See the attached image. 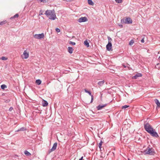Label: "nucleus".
Wrapping results in <instances>:
<instances>
[{"label":"nucleus","mask_w":160,"mask_h":160,"mask_svg":"<svg viewBox=\"0 0 160 160\" xmlns=\"http://www.w3.org/2000/svg\"><path fill=\"white\" fill-rule=\"evenodd\" d=\"M45 14L47 16H50L49 19L54 20L56 18V16L55 14V12L54 10H47L46 11Z\"/></svg>","instance_id":"obj_1"},{"label":"nucleus","mask_w":160,"mask_h":160,"mask_svg":"<svg viewBox=\"0 0 160 160\" xmlns=\"http://www.w3.org/2000/svg\"><path fill=\"white\" fill-rule=\"evenodd\" d=\"M144 152L146 154L153 155L155 153L154 150L152 148H150L148 147L147 149L145 150Z\"/></svg>","instance_id":"obj_2"},{"label":"nucleus","mask_w":160,"mask_h":160,"mask_svg":"<svg viewBox=\"0 0 160 160\" xmlns=\"http://www.w3.org/2000/svg\"><path fill=\"white\" fill-rule=\"evenodd\" d=\"M144 127L145 130L148 133L152 130L153 129L148 123H144Z\"/></svg>","instance_id":"obj_3"},{"label":"nucleus","mask_w":160,"mask_h":160,"mask_svg":"<svg viewBox=\"0 0 160 160\" xmlns=\"http://www.w3.org/2000/svg\"><path fill=\"white\" fill-rule=\"evenodd\" d=\"M121 22L122 23L131 24L132 23V20L130 18H127L126 19H122L121 20Z\"/></svg>","instance_id":"obj_4"},{"label":"nucleus","mask_w":160,"mask_h":160,"mask_svg":"<svg viewBox=\"0 0 160 160\" xmlns=\"http://www.w3.org/2000/svg\"><path fill=\"white\" fill-rule=\"evenodd\" d=\"M149 133L153 137L155 138H158L159 137L158 133L155 131V130L154 129L152 130L149 132Z\"/></svg>","instance_id":"obj_5"},{"label":"nucleus","mask_w":160,"mask_h":160,"mask_svg":"<svg viewBox=\"0 0 160 160\" xmlns=\"http://www.w3.org/2000/svg\"><path fill=\"white\" fill-rule=\"evenodd\" d=\"M57 146V142H55V143H54L52 148L51 149H49V151H48V154H50L52 152L55 151L56 149Z\"/></svg>","instance_id":"obj_6"},{"label":"nucleus","mask_w":160,"mask_h":160,"mask_svg":"<svg viewBox=\"0 0 160 160\" xmlns=\"http://www.w3.org/2000/svg\"><path fill=\"white\" fill-rule=\"evenodd\" d=\"M44 37V34L43 33L40 34H36L34 36V38L38 39H41L43 38Z\"/></svg>","instance_id":"obj_7"},{"label":"nucleus","mask_w":160,"mask_h":160,"mask_svg":"<svg viewBox=\"0 0 160 160\" xmlns=\"http://www.w3.org/2000/svg\"><path fill=\"white\" fill-rule=\"evenodd\" d=\"M88 19L87 18L85 17H81L78 19V22H84L87 21Z\"/></svg>","instance_id":"obj_8"},{"label":"nucleus","mask_w":160,"mask_h":160,"mask_svg":"<svg viewBox=\"0 0 160 160\" xmlns=\"http://www.w3.org/2000/svg\"><path fill=\"white\" fill-rule=\"evenodd\" d=\"M106 47L107 50L108 51H110L111 50H112V43L108 42V43Z\"/></svg>","instance_id":"obj_9"},{"label":"nucleus","mask_w":160,"mask_h":160,"mask_svg":"<svg viewBox=\"0 0 160 160\" xmlns=\"http://www.w3.org/2000/svg\"><path fill=\"white\" fill-rule=\"evenodd\" d=\"M108 104H105L103 105H101V104H100L97 107V109L98 110H101L103 108H104L106 106H107Z\"/></svg>","instance_id":"obj_10"},{"label":"nucleus","mask_w":160,"mask_h":160,"mask_svg":"<svg viewBox=\"0 0 160 160\" xmlns=\"http://www.w3.org/2000/svg\"><path fill=\"white\" fill-rule=\"evenodd\" d=\"M23 58L27 59L29 57V54L25 50L23 52Z\"/></svg>","instance_id":"obj_11"},{"label":"nucleus","mask_w":160,"mask_h":160,"mask_svg":"<svg viewBox=\"0 0 160 160\" xmlns=\"http://www.w3.org/2000/svg\"><path fill=\"white\" fill-rule=\"evenodd\" d=\"M142 75L141 73H138L135 74V75L132 77L133 79H136L138 77H142Z\"/></svg>","instance_id":"obj_12"},{"label":"nucleus","mask_w":160,"mask_h":160,"mask_svg":"<svg viewBox=\"0 0 160 160\" xmlns=\"http://www.w3.org/2000/svg\"><path fill=\"white\" fill-rule=\"evenodd\" d=\"M27 130V128H26L24 127H22L18 129L17 131H15V132H18L19 131H26Z\"/></svg>","instance_id":"obj_13"},{"label":"nucleus","mask_w":160,"mask_h":160,"mask_svg":"<svg viewBox=\"0 0 160 160\" xmlns=\"http://www.w3.org/2000/svg\"><path fill=\"white\" fill-rule=\"evenodd\" d=\"M48 105V102L44 100H43L42 103V106L43 107H46Z\"/></svg>","instance_id":"obj_14"},{"label":"nucleus","mask_w":160,"mask_h":160,"mask_svg":"<svg viewBox=\"0 0 160 160\" xmlns=\"http://www.w3.org/2000/svg\"><path fill=\"white\" fill-rule=\"evenodd\" d=\"M68 51L69 53L70 54H72L73 50V49L72 48L69 47L68 48Z\"/></svg>","instance_id":"obj_15"},{"label":"nucleus","mask_w":160,"mask_h":160,"mask_svg":"<svg viewBox=\"0 0 160 160\" xmlns=\"http://www.w3.org/2000/svg\"><path fill=\"white\" fill-rule=\"evenodd\" d=\"M104 80H102L98 82V84L100 86H102L104 84Z\"/></svg>","instance_id":"obj_16"},{"label":"nucleus","mask_w":160,"mask_h":160,"mask_svg":"<svg viewBox=\"0 0 160 160\" xmlns=\"http://www.w3.org/2000/svg\"><path fill=\"white\" fill-rule=\"evenodd\" d=\"M154 101H155V103H156V104L157 105V107H160V102H159L158 100V99L156 98L154 100Z\"/></svg>","instance_id":"obj_17"},{"label":"nucleus","mask_w":160,"mask_h":160,"mask_svg":"<svg viewBox=\"0 0 160 160\" xmlns=\"http://www.w3.org/2000/svg\"><path fill=\"white\" fill-rule=\"evenodd\" d=\"M88 4L90 5H93L94 4V3L92 0H88Z\"/></svg>","instance_id":"obj_18"},{"label":"nucleus","mask_w":160,"mask_h":160,"mask_svg":"<svg viewBox=\"0 0 160 160\" xmlns=\"http://www.w3.org/2000/svg\"><path fill=\"white\" fill-rule=\"evenodd\" d=\"M84 45L86 46L87 47H89V43L87 40H86L84 41Z\"/></svg>","instance_id":"obj_19"},{"label":"nucleus","mask_w":160,"mask_h":160,"mask_svg":"<svg viewBox=\"0 0 160 160\" xmlns=\"http://www.w3.org/2000/svg\"><path fill=\"white\" fill-rule=\"evenodd\" d=\"M41 81L40 79H37L36 81V83L38 85H40L41 83Z\"/></svg>","instance_id":"obj_20"},{"label":"nucleus","mask_w":160,"mask_h":160,"mask_svg":"<svg viewBox=\"0 0 160 160\" xmlns=\"http://www.w3.org/2000/svg\"><path fill=\"white\" fill-rule=\"evenodd\" d=\"M24 153L27 156H29L31 155V153L27 150H25Z\"/></svg>","instance_id":"obj_21"},{"label":"nucleus","mask_w":160,"mask_h":160,"mask_svg":"<svg viewBox=\"0 0 160 160\" xmlns=\"http://www.w3.org/2000/svg\"><path fill=\"white\" fill-rule=\"evenodd\" d=\"M103 143L102 140H101L100 142L98 144V147L99 148L101 149V146L102 145V143Z\"/></svg>","instance_id":"obj_22"},{"label":"nucleus","mask_w":160,"mask_h":160,"mask_svg":"<svg viewBox=\"0 0 160 160\" xmlns=\"http://www.w3.org/2000/svg\"><path fill=\"white\" fill-rule=\"evenodd\" d=\"M84 91L88 93L90 96H91L92 95V94L91 92L90 91L87 90L86 89H84Z\"/></svg>","instance_id":"obj_23"},{"label":"nucleus","mask_w":160,"mask_h":160,"mask_svg":"<svg viewBox=\"0 0 160 160\" xmlns=\"http://www.w3.org/2000/svg\"><path fill=\"white\" fill-rule=\"evenodd\" d=\"M19 16V15L18 14H16L14 15L13 16L11 17L10 19H12L14 18H18Z\"/></svg>","instance_id":"obj_24"},{"label":"nucleus","mask_w":160,"mask_h":160,"mask_svg":"<svg viewBox=\"0 0 160 160\" xmlns=\"http://www.w3.org/2000/svg\"><path fill=\"white\" fill-rule=\"evenodd\" d=\"M134 42V41L133 39H132L129 42V45L130 46H132Z\"/></svg>","instance_id":"obj_25"},{"label":"nucleus","mask_w":160,"mask_h":160,"mask_svg":"<svg viewBox=\"0 0 160 160\" xmlns=\"http://www.w3.org/2000/svg\"><path fill=\"white\" fill-rule=\"evenodd\" d=\"M7 22V21L6 20H4L0 22V25H3L6 23Z\"/></svg>","instance_id":"obj_26"},{"label":"nucleus","mask_w":160,"mask_h":160,"mask_svg":"<svg viewBox=\"0 0 160 160\" xmlns=\"http://www.w3.org/2000/svg\"><path fill=\"white\" fill-rule=\"evenodd\" d=\"M1 88L2 89H4L5 88H7V86L5 84H2L1 85Z\"/></svg>","instance_id":"obj_27"},{"label":"nucleus","mask_w":160,"mask_h":160,"mask_svg":"<svg viewBox=\"0 0 160 160\" xmlns=\"http://www.w3.org/2000/svg\"><path fill=\"white\" fill-rule=\"evenodd\" d=\"M0 59H1L3 60H6L8 59V58L5 57L3 56L0 58Z\"/></svg>","instance_id":"obj_28"},{"label":"nucleus","mask_w":160,"mask_h":160,"mask_svg":"<svg viewBox=\"0 0 160 160\" xmlns=\"http://www.w3.org/2000/svg\"><path fill=\"white\" fill-rule=\"evenodd\" d=\"M116 2L118 3H120L122 2V0H115Z\"/></svg>","instance_id":"obj_29"},{"label":"nucleus","mask_w":160,"mask_h":160,"mask_svg":"<svg viewBox=\"0 0 160 160\" xmlns=\"http://www.w3.org/2000/svg\"><path fill=\"white\" fill-rule=\"evenodd\" d=\"M43 11L42 10H41L40 11V12H39V15H43Z\"/></svg>","instance_id":"obj_30"},{"label":"nucleus","mask_w":160,"mask_h":160,"mask_svg":"<svg viewBox=\"0 0 160 160\" xmlns=\"http://www.w3.org/2000/svg\"><path fill=\"white\" fill-rule=\"evenodd\" d=\"M39 1L41 2L45 3L48 2V0H39Z\"/></svg>","instance_id":"obj_31"},{"label":"nucleus","mask_w":160,"mask_h":160,"mask_svg":"<svg viewBox=\"0 0 160 160\" xmlns=\"http://www.w3.org/2000/svg\"><path fill=\"white\" fill-rule=\"evenodd\" d=\"M108 42H110L111 43H112L111 42V41H112V38L109 37H108Z\"/></svg>","instance_id":"obj_32"},{"label":"nucleus","mask_w":160,"mask_h":160,"mask_svg":"<svg viewBox=\"0 0 160 160\" xmlns=\"http://www.w3.org/2000/svg\"><path fill=\"white\" fill-rule=\"evenodd\" d=\"M129 107V106H128L127 105H125L124 106H123L122 107V108H126Z\"/></svg>","instance_id":"obj_33"},{"label":"nucleus","mask_w":160,"mask_h":160,"mask_svg":"<svg viewBox=\"0 0 160 160\" xmlns=\"http://www.w3.org/2000/svg\"><path fill=\"white\" fill-rule=\"evenodd\" d=\"M69 44H72L73 45H75L76 44V43L75 42H72V41L69 42Z\"/></svg>","instance_id":"obj_34"},{"label":"nucleus","mask_w":160,"mask_h":160,"mask_svg":"<svg viewBox=\"0 0 160 160\" xmlns=\"http://www.w3.org/2000/svg\"><path fill=\"white\" fill-rule=\"evenodd\" d=\"M91 97V99L90 103H92L93 101L94 97H93V95H92Z\"/></svg>","instance_id":"obj_35"},{"label":"nucleus","mask_w":160,"mask_h":160,"mask_svg":"<svg viewBox=\"0 0 160 160\" xmlns=\"http://www.w3.org/2000/svg\"><path fill=\"white\" fill-rule=\"evenodd\" d=\"M56 31L57 32H60V29L58 28H56Z\"/></svg>","instance_id":"obj_36"},{"label":"nucleus","mask_w":160,"mask_h":160,"mask_svg":"<svg viewBox=\"0 0 160 160\" xmlns=\"http://www.w3.org/2000/svg\"><path fill=\"white\" fill-rule=\"evenodd\" d=\"M13 108L12 107H10L9 109V111L11 112L13 110Z\"/></svg>","instance_id":"obj_37"},{"label":"nucleus","mask_w":160,"mask_h":160,"mask_svg":"<svg viewBox=\"0 0 160 160\" xmlns=\"http://www.w3.org/2000/svg\"><path fill=\"white\" fill-rule=\"evenodd\" d=\"M64 1H66L67 2H70L72 1H73L74 0H63Z\"/></svg>","instance_id":"obj_38"},{"label":"nucleus","mask_w":160,"mask_h":160,"mask_svg":"<svg viewBox=\"0 0 160 160\" xmlns=\"http://www.w3.org/2000/svg\"><path fill=\"white\" fill-rule=\"evenodd\" d=\"M141 42H142V43H144V38H142L141 40Z\"/></svg>","instance_id":"obj_39"},{"label":"nucleus","mask_w":160,"mask_h":160,"mask_svg":"<svg viewBox=\"0 0 160 160\" xmlns=\"http://www.w3.org/2000/svg\"><path fill=\"white\" fill-rule=\"evenodd\" d=\"M122 66H123V67L124 68H126V67H127V66L126 65H125V64H122Z\"/></svg>","instance_id":"obj_40"},{"label":"nucleus","mask_w":160,"mask_h":160,"mask_svg":"<svg viewBox=\"0 0 160 160\" xmlns=\"http://www.w3.org/2000/svg\"><path fill=\"white\" fill-rule=\"evenodd\" d=\"M119 26L121 28H122L123 27V25L122 24L119 25Z\"/></svg>","instance_id":"obj_41"},{"label":"nucleus","mask_w":160,"mask_h":160,"mask_svg":"<svg viewBox=\"0 0 160 160\" xmlns=\"http://www.w3.org/2000/svg\"><path fill=\"white\" fill-rule=\"evenodd\" d=\"M83 157H82L81 158L79 159V160H82Z\"/></svg>","instance_id":"obj_42"},{"label":"nucleus","mask_w":160,"mask_h":160,"mask_svg":"<svg viewBox=\"0 0 160 160\" xmlns=\"http://www.w3.org/2000/svg\"><path fill=\"white\" fill-rule=\"evenodd\" d=\"M158 59L160 60V56L158 58Z\"/></svg>","instance_id":"obj_43"},{"label":"nucleus","mask_w":160,"mask_h":160,"mask_svg":"<svg viewBox=\"0 0 160 160\" xmlns=\"http://www.w3.org/2000/svg\"><path fill=\"white\" fill-rule=\"evenodd\" d=\"M128 160H131L129 158H128Z\"/></svg>","instance_id":"obj_44"},{"label":"nucleus","mask_w":160,"mask_h":160,"mask_svg":"<svg viewBox=\"0 0 160 160\" xmlns=\"http://www.w3.org/2000/svg\"><path fill=\"white\" fill-rule=\"evenodd\" d=\"M158 64H159V63L157 64V65H158Z\"/></svg>","instance_id":"obj_45"},{"label":"nucleus","mask_w":160,"mask_h":160,"mask_svg":"<svg viewBox=\"0 0 160 160\" xmlns=\"http://www.w3.org/2000/svg\"><path fill=\"white\" fill-rule=\"evenodd\" d=\"M112 101H110V102H112Z\"/></svg>","instance_id":"obj_46"}]
</instances>
